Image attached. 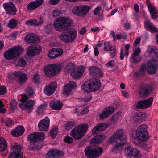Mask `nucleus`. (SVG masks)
I'll list each match as a JSON object with an SVG mask.
<instances>
[{
	"label": "nucleus",
	"instance_id": "36",
	"mask_svg": "<svg viewBox=\"0 0 158 158\" xmlns=\"http://www.w3.org/2000/svg\"><path fill=\"white\" fill-rule=\"evenodd\" d=\"M148 9L152 19H155L158 18V11L155 7L153 6L148 8Z\"/></svg>",
	"mask_w": 158,
	"mask_h": 158
},
{
	"label": "nucleus",
	"instance_id": "47",
	"mask_svg": "<svg viewBox=\"0 0 158 158\" xmlns=\"http://www.w3.org/2000/svg\"><path fill=\"white\" fill-rule=\"evenodd\" d=\"M55 51L53 50V48H52V50H49L48 51V56L51 59H54L56 58V56L55 55Z\"/></svg>",
	"mask_w": 158,
	"mask_h": 158
},
{
	"label": "nucleus",
	"instance_id": "56",
	"mask_svg": "<svg viewBox=\"0 0 158 158\" xmlns=\"http://www.w3.org/2000/svg\"><path fill=\"white\" fill-rule=\"evenodd\" d=\"M110 46V43L108 42H105L104 43V50L105 51H108V48H109Z\"/></svg>",
	"mask_w": 158,
	"mask_h": 158
},
{
	"label": "nucleus",
	"instance_id": "64",
	"mask_svg": "<svg viewBox=\"0 0 158 158\" xmlns=\"http://www.w3.org/2000/svg\"><path fill=\"white\" fill-rule=\"evenodd\" d=\"M86 32V30L85 27H82L80 30L79 33L81 35H83Z\"/></svg>",
	"mask_w": 158,
	"mask_h": 158
},
{
	"label": "nucleus",
	"instance_id": "6",
	"mask_svg": "<svg viewBox=\"0 0 158 158\" xmlns=\"http://www.w3.org/2000/svg\"><path fill=\"white\" fill-rule=\"evenodd\" d=\"M23 102L19 104V107L25 110L28 113H30L33 110V107L35 104V101L28 100V98L26 95H22Z\"/></svg>",
	"mask_w": 158,
	"mask_h": 158
},
{
	"label": "nucleus",
	"instance_id": "55",
	"mask_svg": "<svg viewBox=\"0 0 158 158\" xmlns=\"http://www.w3.org/2000/svg\"><path fill=\"white\" fill-rule=\"evenodd\" d=\"M6 91V89L5 86H0V95H4Z\"/></svg>",
	"mask_w": 158,
	"mask_h": 158
},
{
	"label": "nucleus",
	"instance_id": "40",
	"mask_svg": "<svg viewBox=\"0 0 158 158\" xmlns=\"http://www.w3.org/2000/svg\"><path fill=\"white\" fill-rule=\"evenodd\" d=\"M103 138L102 135H98L96 136L91 140L92 142L94 143H100L103 141Z\"/></svg>",
	"mask_w": 158,
	"mask_h": 158
},
{
	"label": "nucleus",
	"instance_id": "41",
	"mask_svg": "<svg viewBox=\"0 0 158 158\" xmlns=\"http://www.w3.org/2000/svg\"><path fill=\"white\" fill-rule=\"evenodd\" d=\"M2 121L6 126H10L14 124V120L9 118H6L5 119H2Z\"/></svg>",
	"mask_w": 158,
	"mask_h": 158
},
{
	"label": "nucleus",
	"instance_id": "42",
	"mask_svg": "<svg viewBox=\"0 0 158 158\" xmlns=\"http://www.w3.org/2000/svg\"><path fill=\"white\" fill-rule=\"evenodd\" d=\"M46 105L45 104H41L40 105L36 110L37 114L40 115L43 113L45 110Z\"/></svg>",
	"mask_w": 158,
	"mask_h": 158
},
{
	"label": "nucleus",
	"instance_id": "14",
	"mask_svg": "<svg viewBox=\"0 0 158 158\" xmlns=\"http://www.w3.org/2000/svg\"><path fill=\"white\" fill-rule=\"evenodd\" d=\"M41 47L39 45H32L28 47L26 54L28 56H33L41 52Z\"/></svg>",
	"mask_w": 158,
	"mask_h": 158
},
{
	"label": "nucleus",
	"instance_id": "13",
	"mask_svg": "<svg viewBox=\"0 0 158 158\" xmlns=\"http://www.w3.org/2000/svg\"><path fill=\"white\" fill-rule=\"evenodd\" d=\"M3 6L7 14L14 15H16L17 9L15 5L11 2L5 3Z\"/></svg>",
	"mask_w": 158,
	"mask_h": 158
},
{
	"label": "nucleus",
	"instance_id": "9",
	"mask_svg": "<svg viewBox=\"0 0 158 158\" xmlns=\"http://www.w3.org/2000/svg\"><path fill=\"white\" fill-rule=\"evenodd\" d=\"M62 69L61 65L59 64H51L45 66L44 69L45 75L48 77H52L59 73Z\"/></svg>",
	"mask_w": 158,
	"mask_h": 158
},
{
	"label": "nucleus",
	"instance_id": "53",
	"mask_svg": "<svg viewBox=\"0 0 158 158\" xmlns=\"http://www.w3.org/2000/svg\"><path fill=\"white\" fill-rule=\"evenodd\" d=\"M26 92L29 97L32 96L34 93L33 89L31 87L27 88L26 91Z\"/></svg>",
	"mask_w": 158,
	"mask_h": 158
},
{
	"label": "nucleus",
	"instance_id": "35",
	"mask_svg": "<svg viewBox=\"0 0 158 158\" xmlns=\"http://www.w3.org/2000/svg\"><path fill=\"white\" fill-rule=\"evenodd\" d=\"M23 154L21 151L12 152L10 154L9 158H23Z\"/></svg>",
	"mask_w": 158,
	"mask_h": 158
},
{
	"label": "nucleus",
	"instance_id": "28",
	"mask_svg": "<svg viewBox=\"0 0 158 158\" xmlns=\"http://www.w3.org/2000/svg\"><path fill=\"white\" fill-rule=\"evenodd\" d=\"M25 131L24 128L23 126L18 125L11 132V135L15 137H18L21 136L23 135Z\"/></svg>",
	"mask_w": 158,
	"mask_h": 158
},
{
	"label": "nucleus",
	"instance_id": "30",
	"mask_svg": "<svg viewBox=\"0 0 158 158\" xmlns=\"http://www.w3.org/2000/svg\"><path fill=\"white\" fill-rule=\"evenodd\" d=\"M114 111V109L113 107H109L106 108L102 112V113L100 114V118L103 119L112 114Z\"/></svg>",
	"mask_w": 158,
	"mask_h": 158
},
{
	"label": "nucleus",
	"instance_id": "18",
	"mask_svg": "<svg viewBox=\"0 0 158 158\" xmlns=\"http://www.w3.org/2000/svg\"><path fill=\"white\" fill-rule=\"evenodd\" d=\"M89 72L90 75L99 78L103 76V73L101 69L96 66L90 67Z\"/></svg>",
	"mask_w": 158,
	"mask_h": 158
},
{
	"label": "nucleus",
	"instance_id": "24",
	"mask_svg": "<svg viewBox=\"0 0 158 158\" xmlns=\"http://www.w3.org/2000/svg\"><path fill=\"white\" fill-rule=\"evenodd\" d=\"M133 52L131 56V59L135 63H139L141 60L139 56L140 52V49L139 48H137L135 49H133Z\"/></svg>",
	"mask_w": 158,
	"mask_h": 158
},
{
	"label": "nucleus",
	"instance_id": "33",
	"mask_svg": "<svg viewBox=\"0 0 158 158\" xmlns=\"http://www.w3.org/2000/svg\"><path fill=\"white\" fill-rule=\"evenodd\" d=\"M63 104L59 100H56L50 103L49 106L52 109L55 110H59L62 107Z\"/></svg>",
	"mask_w": 158,
	"mask_h": 158
},
{
	"label": "nucleus",
	"instance_id": "11",
	"mask_svg": "<svg viewBox=\"0 0 158 158\" xmlns=\"http://www.w3.org/2000/svg\"><path fill=\"white\" fill-rule=\"evenodd\" d=\"M158 61V60L153 58L148 61L146 66V70L149 74H153L156 73L158 67L157 63Z\"/></svg>",
	"mask_w": 158,
	"mask_h": 158
},
{
	"label": "nucleus",
	"instance_id": "2",
	"mask_svg": "<svg viewBox=\"0 0 158 158\" xmlns=\"http://www.w3.org/2000/svg\"><path fill=\"white\" fill-rule=\"evenodd\" d=\"M101 86V83L98 79H91L84 83L82 87V89L85 92L89 93L97 91Z\"/></svg>",
	"mask_w": 158,
	"mask_h": 158
},
{
	"label": "nucleus",
	"instance_id": "60",
	"mask_svg": "<svg viewBox=\"0 0 158 158\" xmlns=\"http://www.w3.org/2000/svg\"><path fill=\"white\" fill-rule=\"evenodd\" d=\"M106 65L108 67H114L115 65L114 62V60H110L106 63Z\"/></svg>",
	"mask_w": 158,
	"mask_h": 158
},
{
	"label": "nucleus",
	"instance_id": "3",
	"mask_svg": "<svg viewBox=\"0 0 158 158\" xmlns=\"http://www.w3.org/2000/svg\"><path fill=\"white\" fill-rule=\"evenodd\" d=\"M117 140L122 141L123 142H119L118 143V142L115 147L116 149H118L122 145H124L127 141L126 136L124 134L123 130L122 129L117 130L115 133L113 134L109 138V142L110 143H112L114 142H117Z\"/></svg>",
	"mask_w": 158,
	"mask_h": 158
},
{
	"label": "nucleus",
	"instance_id": "46",
	"mask_svg": "<svg viewBox=\"0 0 158 158\" xmlns=\"http://www.w3.org/2000/svg\"><path fill=\"white\" fill-rule=\"evenodd\" d=\"M57 133L58 131L57 128L56 127L52 128L50 130V135L53 138H55L56 136Z\"/></svg>",
	"mask_w": 158,
	"mask_h": 158
},
{
	"label": "nucleus",
	"instance_id": "10",
	"mask_svg": "<svg viewBox=\"0 0 158 158\" xmlns=\"http://www.w3.org/2000/svg\"><path fill=\"white\" fill-rule=\"evenodd\" d=\"M91 9V7L88 5H81L73 8L72 12L76 16L84 17Z\"/></svg>",
	"mask_w": 158,
	"mask_h": 158
},
{
	"label": "nucleus",
	"instance_id": "16",
	"mask_svg": "<svg viewBox=\"0 0 158 158\" xmlns=\"http://www.w3.org/2000/svg\"><path fill=\"white\" fill-rule=\"evenodd\" d=\"M49 123L50 120L48 117L40 120L38 124L39 130L41 131H47L49 129Z\"/></svg>",
	"mask_w": 158,
	"mask_h": 158
},
{
	"label": "nucleus",
	"instance_id": "32",
	"mask_svg": "<svg viewBox=\"0 0 158 158\" xmlns=\"http://www.w3.org/2000/svg\"><path fill=\"white\" fill-rule=\"evenodd\" d=\"M132 140L133 142L136 145L138 146H141L145 150L147 151L148 150L151 148L150 146H148L146 144L142 142H140L139 140L136 139L135 137L132 136Z\"/></svg>",
	"mask_w": 158,
	"mask_h": 158
},
{
	"label": "nucleus",
	"instance_id": "34",
	"mask_svg": "<svg viewBox=\"0 0 158 158\" xmlns=\"http://www.w3.org/2000/svg\"><path fill=\"white\" fill-rule=\"evenodd\" d=\"M43 147V145L41 143H40L37 142H30V144L28 146L29 149L32 150H40Z\"/></svg>",
	"mask_w": 158,
	"mask_h": 158
},
{
	"label": "nucleus",
	"instance_id": "38",
	"mask_svg": "<svg viewBox=\"0 0 158 158\" xmlns=\"http://www.w3.org/2000/svg\"><path fill=\"white\" fill-rule=\"evenodd\" d=\"M7 143L5 139L2 137L0 138V151H3L7 148Z\"/></svg>",
	"mask_w": 158,
	"mask_h": 158
},
{
	"label": "nucleus",
	"instance_id": "15",
	"mask_svg": "<svg viewBox=\"0 0 158 158\" xmlns=\"http://www.w3.org/2000/svg\"><path fill=\"white\" fill-rule=\"evenodd\" d=\"M57 87L56 82L52 81L46 85L44 89V92L46 95L50 96L55 92Z\"/></svg>",
	"mask_w": 158,
	"mask_h": 158
},
{
	"label": "nucleus",
	"instance_id": "39",
	"mask_svg": "<svg viewBox=\"0 0 158 158\" xmlns=\"http://www.w3.org/2000/svg\"><path fill=\"white\" fill-rule=\"evenodd\" d=\"M18 20L15 19H13L9 21L7 27L10 28H15L18 23Z\"/></svg>",
	"mask_w": 158,
	"mask_h": 158
},
{
	"label": "nucleus",
	"instance_id": "50",
	"mask_svg": "<svg viewBox=\"0 0 158 158\" xmlns=\"http://www.w3.org/2000/svg\"><path fill=\"white\" fill-rule=\"evenodd\" d=\"M120 114L119 112H117L115 114L113 115L111 117V121L113 122H115L117 121L119 119Z\"/></svg>",
	"mask_w": 158,
	"mask_h": 158
},
{
	"label": "nucleus",
	"instance_id": "1",
	"mask_svg": "<svg viewBox=\"0 0 158 158\" xmlns=\"http://www.w3.org/2000/svg\"><path fill=\"white\" fill-rule=\"evenodd\" d=\"M73 21L68 17H60L56 19L54 22L53 26L55 29L58 31H64L59 35L60 39L62 41L66 43L74 41L76 38L77 33L76 31L74 29L69 28Z\"/></svg>",
	"mask_w": 158,
	"mask_h": 158
},
{
	"label": "nucleus",
	"instance_id": "63",
	"mask_svg": "<svg viewBox=\"0 0 158 158\" xmlns=\"http://www.w3.org/2000/svg\"><path fill=\"white\" fill-rule=\"evenodd\" d=\"M73 68V64L72 63H67L66 67V69L67 70H70L72 69Z\"/></svg>",
	"mask_w": 158,
	"mask_h": 158
},
{
	"label": "nucleus",
	"instance_id": "51",
	"mask_svg": "<svg viewBox=\"0 0 158 158\" xmlns=\"http://www.w3.org/2000/svg\"><path fill=\"white\" fill-rule=\"evenodd\" d=\"M12 147L13 150H15L14 151H21V150L22 149V146L19 144H15L12 146Z\"/></svg>",
	"mask_w": 158,
	"mask_h": 158
},
{
	"label": "nucleus",
	"instance_id": "62",
	"mask_svg": "<svg viewBox=\"0 0 158 158\" xmlns=\"http://www.w3.org/2000/svg\"><path fill=\"white\" fill-rule=\"evenodd\" d=\"M52 28V25L51 24H48L45 27V31L47 33L50 32L51 31Z\"/></svg>",
	"mask_w": 158,
	"mask_h": 158
},
{
	"label": "nucleus",
	"instance_id": "23",
	"mask_svg": "<svg viewBox=\"0 0 158 158\" xmlns=\"http://www.w3.org/2000/svg\"><path fill=\"white\" fill-rule=\"evenodd\" d=\"M85 69V68L84 66H80L71 71L70 74L74 78H76L82 75Z\"/></svg>",
	"mask_w": 158,
	"mask_h": 158
},
{
	"label": "nucleus",
	"instance_id": "61",
	"mask_svg": "<svg viewBox=\"0 0 158 158\" xmlns=\"http://www.w3.org/2000/svg\"><path fill=\"white\" fill-rule=\"evenodd\" d=\"M89 111V109L87 108H83V109L81 110V111L80 112V114H81L82 115L85 114H86L88 113Z\"/></svg>",
	"mask_w": 158,
	"mask_h": 158
},
{
	"label": "nucleus",
	"instance_id": "25",
	"mask_svg": "<svg viewBox=\"0 0 158 158\" xmlns=\"http://www.w3.org/2000/svg\"><path fill=\"white\" fill-rule=\"evenodd\" d=\"M44 2L43 0H36L31 2L27 6V8L30 10H34L42 5Z\"/></svg>",
	"mask_w": 158,
	"mask_h": 158
},
{
	"label": "nucleus",
	"instance_id": "29",
	"mask_svg": "<svg viewBox=\"0 0 158 158\" xmlns=\"http://www.w3.org/2000/svg\"><path fill=\"white\" fill-rule=\"evenodd\" d=\"M144 25L148 31L153 33L158 32V29L150 21L146 20L144 22Z\"/></svg>",
	"mask_w": 158,
	"mask_h": 158
},
{
	"label": "nucleus",
	"instance_id": "48",
	"mask_svg": "<svg viewBox=\"0 0 158 158\" xmlns=\"http://www.w3.org/2000/svg\"><path fill=\"white\" fill-rule=\"evenodd\" d=\"M145 106L143 100H142L137 103L136 107L137 108L142 109L146 108Z\"/></svg>",
	"mask_w": 158,
	"mask_h": 158
},
{
	"label": "nucleus",
	"instance_id": "44",
	"mask_svg": "<svg viewBox=\"0 0 158 158\" xmlns=\"http://www.w3.org/2000/svg\"><path fill=\"white\" fill-rule=\"evenodd\" d=\"M109 50L110 51V54L111 58H113L116 55V47L114 46H111L109 48Z\"/></svg>",
	"mask_w": 158,
	"mask_h": 158
},
{
	"label": "nucleus",
	"instance_id": "37",
	"mask_svg": "<svg viewBox=\"0 0 158 158\" xmlns=\"http://www.w3.org/2000/svg\"><path fill=\"white\" fill-rule=\"evenodd\" d=\"M144 114L142 113H136L135 114L132 118L133 122L137 123L139 122L143 119V116Z\"/></svg>",
	"mask_w": 158,
	"mask_h": 158
},
{
	"label": "nucleus",
	"instance_id": "7",
	"mask_svg": "<svg viewBox=\"0 0 158 158\" xmlns=\"http://www.w3.org/2000/svg\"><path fill=\"white\" fill-rule=\"evenodd\" d=\"M103 149L101 147L88 146L84 150L85 156L89 158H96L100 155Z\"/></svg>",
	"mask_w": 158,
	"mask_h": 158
},
{
	"label": "nucleus",
	"instance_id": "49",
	"mask_svg": "<svg viewBox=\"0 0 158 158\" xmlns=\"http://www.w3.org/2000/svg\"><path fill=\"white\" fill-rule=\"evenodd\" d=\"M75 125V123L73 121H69L67 123L65 126V127L66 129L69 130L71 129Z\"/></svg>",
	"mask_w": 158,
	"mask_h": 158
},
{
	"label": "nucleus",
	"instance_id": "31",
	"mask_svg": "<svg viewBox=\"0 0 158 158\" xmlns=\"http://www.w3.org/2000/svg\"><path fill=\"white\" fill-rule=\"evenodd\" d=\"M43 20L41 17L40 18V21L38 22L36 19H30L26 21L25 24L28 25L35 26H38L43 24Z\"/></svg>",
	"mask_w": 158,
	"mask_h": 158
},
{
	"label": "nucleus",
	"instance_id": "21",
	"mask_svg": "<svg viewBox=\"0 0 158 158\" xmlns=\"http://www.w3.org/2000/svg\"><path fill=\"white\" fill-rule=\"evenodd\" d=\"M13 76L15 77L18 79V81L20 84L25 82L27 79V75L23 72L19 71L14 72Z\"/></svg>",
	"mask_w": 158,
	"mask_h": 158
},
{
	"label": "nucleus",
	"instance_id": "5",
	"mask_svg": "<svg viewBox=\"0 0 158 158\" xmlns=\"http://www.w3.org/2000/svg\"><path fill=\"white\" fill-rule=\"evenodd\" d=\"M24 49L21 46H15L9 48L4 54L5 58L8 60H10L14 57H16L23 52Z\"/></svg>",
	"mask_w": 158,
	"mask_h": 158
},
{
	"label": "nucleus",
	"instance_id": "8",
	"mask_svg": "<svg viewBox=\"0 0 158 158\" xmlns=\"http://www.w3.org/2000/svg\"><path fill=\"white\" fill-rule=\"evenodd\" d=\"M148 134L146 125L142 124L139 126L135 132L136 138H135L139 141H146L149 138Z\"/></svg>",
	"mask_w": 158,
	"mask_h": 158
},
{
	"label": "nucleus",
	"instance_id": "57",
	"mask_svg": "<svg viewBox=\"0 0 158 158\" xmlns=\"http://www.w3.org/2000/svg\"><path fill=\"white\" fill-rule=\"evenodd\" d=\"M33 79L35 83L38 84L40 82V77L38 74H35L34 76Z\"/></svg>",
	"mask_w": 158,
	"mask_h": 158
},
{
	"label": "nucleus",
	"instance_id": "58",
	"mask_svg": "<svg viewBox=\"0 0 158 158\" xmlns=\"http://www.w3.org/2000/svg\"><path fill=\"white\" fill-rule=\"evenodd\" d=\"M64 141L66 143L70 144L73 142V140L72 137L67 136L65 138Z\"/></svg>",
	"mask_w": 158,
	"mask_h": 158
},
{
	"label": "nucleus",
	"instance_id": "22",
	"mask_svg": "<svg viewBox=\"0 0 158 158\" xmlns=\"http://www.w3.org/2000/svg\"><path fill=\"white\" fill-rule=\"evenodd\" d=\"M64 155L62 151L54 149L50 150L47 154L48 158H55L58 156H60Z\"/></svg>",
	"mask_w": 158,
	"mask_h": 158
},
{
	"label": "nucleus",
	"instance_id": "20",
	"mask_svg": "<svg viewBox=\"0 0 158 158\" xmlns=\"http://www.w3.org/2000/svg\"><path fill=\"white\" fill-rule=\"evenodd\" d=\"M28 140L30 142H37V140H40L44 139V134L43 132H35L29 135L28 137Z\"/></svg>",
	"mask_w": 158,
	"mask_h": 158
},
{
	"label": "nucleus",
	"instance_id": "54",
	"mask_svg": "<svg viewBox=\"0 0 158 158\" xmlns=\"http://www.w3.org/2000/svg\"><path fill=\"white\" fill-rule=\"evenodd\" d=\"M18 64L20 66L23 67L26 65V62L24 59H20L18 61Z\"/></svg>",
	"mask_w": 158,
	"mask_h": 158
},
{
	"label": "nucleus",
	"instance_id": "59",
	"mask_svg": "<svg viewBox=\"0 0 158 158\" xmlns=\"http://www.w3.org/2000/svg\"><path fill=\"white\" fill-rule=\"evenodd\" d=\"M101 10V7L100 6L97 7L93 11L94 14L96 15H98Z\"/></svg>",
	"mask_w": 158,
	"mask_h": 158
},
{
	"label": "nucleus",
	"instance_id": "27",
	"mask_svg": "<svg viewBox=\"0 0 158 158\" xmlns=\"http://www.w3.org/2000/svg\"><path fill=\"white\" fill-rule=\"evenodd\" d=\"M24 39L27 43H37L39 41V38L36 36L35 34L32 33L27 34Z\"/></svg>",
	"mask_w": 158,
	"mask_h": 158
},
{
	"label": "nucleus",
	"instance_id": "4",
	"mask_svg": "<svg viewBox=\"0 0 158 158\" xmlns=\"http://www.w3.org/2000/svg\"><path fill=\"white\" fill-rule=\"evenodd\" d=\"M88 128V126L86 124L79 125L77 127L73 129L70 134L75 140H78L81 138L85 134Z\"/></svg>",
	"mask_w": 158,
	"mask_h": 158
},
{
	"label": "nucleus",
	"instance_id": "52",
	"mask_svg": "<svg viewBox=\"0 0 158 158\" xmlns=\"http://www.w3.org/2000/svg\"><path fill=\"white\" fill-rule=\"evenodd\" d=\"M62 14L60 10H54L52 12V16L55 18L58 16Z\"/></svg>",
	"mask_w": 158,
	"mask_h": 158
},
{
	"label": "nucleus",
	"instance_id": "12",
	"mask_svg": "<svg viewBox=\"0 0 158 158\" xmlns=\"http://www.w3.org/2000/svg\"><path fill=\"white\" fill-rule=\"evenodd\" d=\"M125 155L131 158H141L142 157L140 152L136 148L131 147H127L125 150Z\"/></svg>",
	"mask_w": 158,
	"mask_h": 158
},
{
	"label": "nucleus",
	"instance_id": "19",
	"mask_svg": "<svg viewBox=\"0 0 158 158\" xmlns=\"http://www.w3.org/2000/svg\"><path fill=\"white\" fill-rule=\"evenodd\" d=\"M152 87L148 84H143L140 88L139 95L142 98L146 97L151 90Z\"/></svg>",
	"mask_w": 158,
	"mask_h": 158
},
{
	"label": "nucleus",
	"instance_id": "17",
	"mask_svg": "<svg viewBox=\"0 0 158 158\" xmlns=\"http://www.w3.org/2000/svg\"><path fill=\"white\" fill-rule=\"evenodd\" d=\"M77 87L76 83L73 81H70L68 84L65 85L63 89V95L65 97H67L69 95L72 90L75 89Z\"/></svg>",
	"mask_w": 158,
	"mask_h": 158
},
{
	"label": "nucleus",
	"instance_id": "26",
	"mask_svg": "<svg viewBox=\"0 0 158 158\" xmlns=\"http://www.w3.org/2000/svg\"><path fill=\"white\" fill-rule=\"evenodd\" d=\"M107 125L104 123H99L97 126H95L92 130V134L96 135L99 132H102L107 128Z\"/></svg>",
	"mask_w": 158,
	"mask_h": 158
},
{
	"label": "nucleus",
	"instance_id": "45",
	"mask_svg": "<svg viewBox=\"0 0 158 158\" xmlns=\"http://www.w3.org/2000/svg\"><path fill=\"white\" fill-rule=\"evenodd\" d=\"M53 50L55 51V55H56V57L61 56L63 53V50L60 48H53Z\"/></svg>",
	"mask_w": 158,
	"mask_h": 158
},
{
	"label": "nucleus",
	"instance_id": "43",
	"mask_svg": "<svg viewBox=\"0 0 158 158\" xmlns=\"http://www.w3.org/2000/svg\"><path fill=\"white\" fill-rule=\"evenodd\" d=\"M143 101L145 108H148L152 105L153 101V98L151 97L148 99L143 100Z\"/></svg>",
	"mask_w": 158,
	"mask_h": 158
}]
</instances>
